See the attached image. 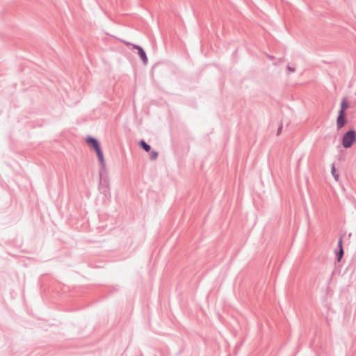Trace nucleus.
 I'll use <instances>...</instances> for the list:
<instances>
[{
	"label": "nucleus",
	"instance_id": "nucleus-5",
	"mask_svg": "<svg viewBox=\"0 0 356 356\" xmlns=\"http://www.w3.org/2000/svg\"><path fill=\"white\" fill-rule=\"evenodd\" d=\"M348 107V104L346 100H343L341 103V109L340 111H343V113H345V111Z\"/></svg>",
	"mask_w": 356,
	"mask_h": 356
},
{
	"label": "nucleus",
	"instance_id": "nucleus-6",
	"mask_svg": "<svg viewBox=\"0 0 356 356\" xmlns=\"http://www.w3.org/2000/svg\"><path fill=\"white\" fill-rule=\"evenodd\" d=\"M140 145L143 147L146 152H149L150 150V146L147 145L145 141H140Z\"/></svg>",
	"mask_w": 356,
	"mask_h": 356
},
{
	"label": "nucleus",
	"instance_id": "nucleus-8",
	"mask_svg": "<svg viewBox=\"0 0 356 356\" xmlns=\"http://www.w3.org/2000/svg\"><path fill=\"white\" fill-rule=\"evenodd\" d=\"M335 171H336L335 167H334V165H332V174L334 176V179L336 181H337L339 179V175L336 174Z\"/></svg>",
	"mask_w": 356,
	"mask_h": 356
},
{
	"label": "nucleus",
	"instance_id": "nucleus-10",
	"mask_svg": "<svg viewBox=\"0 0 356 356\" xmlns=\"http://www.w3.org/2000/svg\"><path fill=\"white\" fill-rule=\"evenodd\" d=\"M288 70L290 72H293L295 71L294 68L291 67L290 66H288Z\"/></svg>",
	"mask_w": 356,
	"mask_h": 356
},
{
	"label": "nucleus",
	"instance_id": "nucleus-3",
	"mask_svg": "<svg viewBox=\"0 0 356 356\" xmlns=\"http://www.w3.org/2000/svg\"><path fill=\"white\" fill-rule=\"evenodd\" d=\"M346 123V118L345 117V113H343V111H339V116L337 118V125L338 129H341L343 127Z\"/></svg>",
	"mask_w": 356,
	"mask_h": 356
},
{
	"label": "nucleus",
	"instance_id": "nucleus-2",
	"mask_svg": "<svg viewBox=\"0 0 356 356\" xmlns=\"http://www.w3.org/2000/svg\"><path fill=\"white\" fill-rule=\"evenodd\" d=\"M356 142V132L350 130L342 138V145L344 148H350Z\"/></svg>",
	"mask_w": 356,
	"mask_h": 356
},
{
	"label": "nucleus",
	"instance_id": "nucleus-4",
	"mask_svg": "<svg viewBox=\"0 0 356 356\" xmlns=\"http://www.w3.org/2000/svg\"><path fill=\"white\" fill-rule=\"evenodd\" d=\"M134 48L137 49L138 51V54H139V56L140 57V58L142 59L143 63L145 65H146L147 63V61H148V59H147V57L146 56V54L145 52L144 51V50L143 49L142 47L138 46V45H133Z\"/></svg>",
	"mask_w": 356,
	"mask_h": 356
},
{
	"label": "nucleus",
	"instance_id": "nucleus-9",
	"mask_svg": "<svg viewBox=\"0 0 356 356\" xmlns=\"http://www.w3.org/2000/svg\"><path fill=\"white\" fill-rule=\"evenodd\" d=\"M157 156H158V154H157V152H155V151H152V152L150 153V157H151V159H153V160L156 159V157H157Z\"/></svg>",
	"mask_w": 356,
	"mask_h": 356
},
{
	"label": "nucleus",
	"instance_id": "nucleus-1",
	"mask_svg": "<svg viewBox=\"0 0 356 356\" xmlns=\"http://www.w3.org/2000/svg\"><path fill=\"white\" fill-rule=\"evenodd\" d=\"M86 143L89 146H90L91 147H92L95 149V151L98 156L99 161L100 164L102 166H104V165H105L104 158L103 152L100 148L99 142L95 138H88L86 140Z\"/></svg>",
	"mask_w": 356,
	"mask_h": 356
},
{
	"label": "nucleus",
	"instance_id": "nucleus-7",
	"mask_svg": "<svg viewBox=\"0 0 356 356\" xmlns=\"http://www.w3.org/2000/svg\"><path fill=\"white\" fill-rule=\"evenodd\" d=\"M339 245L340 247V251H339V253L338 260L339 261L341 259L342 255H343V248H342V240H341V238L339 241Z\"/></svg>",
	"mask_w": 356,
	"mask_h": 356
}]
</instances>
